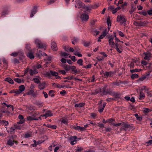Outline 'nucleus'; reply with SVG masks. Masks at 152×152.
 <instances>
[{"label":"nucleus","instance_id":"obj_17","mask_svg":"<svg viewBox=\"0 0 152 152\" xmlns=\"http://www.w3.org/2000/svg\"><path fill=\"white\" fill-rule=\"evenodd\" d=\"M38 72V70L35 69L33 70L32 69H30L29 70V73L31 76L36 74Z\"/></svg>","mask_w":152,"mask_h":152},{"label":"nucleus","instance_id":"obj_43","mask_svg":"<svg viewBox=\"0 0 152 152\" xmlns=\"http://www.w3.org/2000/svg\"><path fill=\"white\" fill-rule=\"evenodd\" d=\"M69 58H71L72 60L74 61L75 62L76 61L77 59H76V57L75 56H71L70 55H69Z\"/></svg>","mask_w":152,"mask_h":152},{"label":"nucleus","instance_id":"obj_59","mask_svg":"<svg viewBox=\"0 0 152 152\" xmlns=\"http://www.w3.org/2000/svg\"><path fill=\"white\" fill-rule=\"evenodd\" d=\"M18 53L17 52H14L11 54V56H17Z\"/></svg>","mask_w":152,"mask_h":152},{"label":"nucleus","instance_id":"obj_42","mask_svg":"<svg viewBox=\"0 0 152 152\" xmlns=\"http://www.w3.org/2000/svg\"><path fill=\"white\" fill-rule=\"evenodd\" d=\"M150 112V110L148 108H143V112L145 113H148Z\"/></svg>","mask_w":152,"mask_h":152},{"label":"nucleus","instance_id":"obj_57","mask_svg":"<svg viewBox=\"0 0 152 152\" xmlns=\"http://www.w3.org/2000/svg\"><path fill=\"white\" fill-rule=\"evenodd\" d=\"M69 47L68 46H65L64 47V48L65 50V51L68 52L69 51Z\"/></svg>","mask_w":152,"mask_h":152},{"label":"nucleus","instance_id":"obj_5","mask_svg":"<svg viewBox=\"0 0 152 152\" xmlns=\"http://www.w3.org/2000/svg\"><path fill=\"white\" fill-rule=\"evenodd\" d=\"M98 6L96 5H91L89 6H86L84 4L83 8L86 9V10L88 11L91 10L92 9H95L98 7Z\"/></svg>","mask_w":152,"mask_h":152},{"label":"nucleus","instance_id":"obj_26","mask_svg":"<svg viewBox=\"0 0 152 152\" xmlns=\"http://www.w3.org/2000/svg\"><path fill=\"white\" fill-rule=\"evenodd\" d=\"M4 80L5 81L8 82L10 84H13L14 83V82L12 80L10 77H7L5 78Z\"/></svg>","mask_w":152,"mask_h":152},{"label":"nucleus","instance_id":"obj_24","mask_svg":"<svg viewBox=\"0 0 152 152\" xmlns=\"http://www.w3.org/2000/svg\"><path fill=\"white\" fill-rule=\"evenodd\" d=\"M145 97V95L142 92H140V93L139 98L140 99H143Z\"/></svg>","mask_w":152,"mask_h":152},{"label":"nucleus","instance_id":"obj_11","mask_svg":"<svg viewBox=\"0 0 152 152\" xmlns=\"http://www.w3.org/2000/svg\"><path fill=\"white\" fill-rule=\"evenodd\" d=\"M39 119H41V116H40L38 118H35L34 116H28L27 118V120L29 121H31L34 120H38Z\"/></svg>","mask_w":152,"mask_h":152},{"label":"nucleus","instance_id":"obj_30","mask_svg":"<svg viewBox=\"0 0 152 152\" xmlns=\"http://www.w3.org/2000/svg\"><path fill=\"white\" fill-rule=\"evenodd\" d=\"M74 54L75 55L79 57H81L82 56V55L79 52L77 51L76 50H74Z\"/></svg>","mask_w":152,"mask_h":152},{"label":"nucleus","instance_id":"obj_32","mask_svg":"<svg viewBox=\"0 0 152 152\" xmlns=\"http://www.w3.org/2000/svg\"><path fill=\"white\" fill-rule=\"evenodd\" d=\"M75 129L76 130H80V131H83L85 130V128H83V127H80V126H77L75 128Z\"/></svg>","mask_w":152,"mask_h":152},{"label":"nucleus","instance_id":"obj_13","mask_svg":"<svg viewBox=\"0 0 152 152\" xmlns=\"http://www.w3.org/2000/svg\"><path fill=\"white\" fill-rule=\"evenodd\" d=\"M53 116V114L50 111H47L46 113L43 115H42L40 116L41 117H45V118H47L48 117L51 116Z\"/></svg>","mask_w":152,"mask_h":152},{"label":"nucleus","instance_id":"obj_12","mask_svg":"<svg viewBox=\"0 0 152 152\" xmlns=\"http://www.w3.org/2000/svg\"><path fill=\"white\" fill-rule=\"evenodd\" d=\"M51 48L54 51H56L57 50L58 48L56 43L54 41L52 42L51 43Z\"/></svg>","mask_w":152,"mask_h":152},{"label":"nucleus","instance_id":"obj_2","mask_svg":"<svg viewBox=\"0 0 152 152\" xmlns=\"http://www.w3.org/2000/svg\"><path fill=\"white\" fill-rule=\"evenodd\" d=\"M117 21L120 22L121 24L124 23L126 21L125 16L123 15H118L117 17Z\"/></svg>","mask_w":152,"mask_h":152},{"label":"nucleus","instance_id":"obj_39","mask_svg":"<svg viewBox=\"0 0 152 152\" xmlns=\"http://www.w3.org/2000/svg\"><path fill=\"white\" fill-rule=\"evenodd\" d=\"M83 60L82 59H80L77 60V63L80 66L83 65Z\"/></svg>","mask_w":152,"mask_h":152},{"label":"nucleus","instance_id":"obj_28","mask_svg":"<svg viewBox=\"0 0 152 152\" xmlns=\"http://www.w3.org/2000/svg\"><path fill=\"white\" fill-rule=\"evenodd\" d=\"M141 26H144L147 25L148 23V22L147 21H140Z\"/></svg>","mask_w":152,"mask_h":152},{"label":"nucleus","instance_id":"obj_7","mask_svg":"<svg viewBox=\"0 0 152 152\" xmlns=\"http://www.w3.org/2000/svg\"><path fill=\"white\" fill-rule=\"evenodd\" d=\"M77 137L73 136L69 138V141L71 145H74L77 143Z\"/></svg>","mask_w":152,"mask_h":152},{"label":"nucleus","instance_id":"obj_63","mask_svg":"<svg viewBox=\"0 0 152 152\" xmlns=\"http://www.w3.org/2000/svg\"><path fill=\"white\" fill-rule=\"evenodd\" d=\"M26 48L28 50H31L30 45L28 44H26Z\"/></svg>","mask_w":152,"mask_h":152},{"label":"nucleus","instance_id":"obj_41","mask_svg":"<svg viewBox=\"0 0 152 152\" xmlns=\"http://www.w3.org/2000/svg\"><path fill=\"white\" fill-rule=\"evenodd\" d=\"M53 85H54V86H56L57 88H62L63 87V86H62L61 85H60L59 84L54 83L53 84Z\"/></svg>","mask_w":152,"mask_h":152},{"label":"nucleus","instance_id":"obj_16","mask_svg":"<svg viewBox=\"0 0 152 152\" xmlns=\"http://www.w3.org/2000/svg\"><path fill=\"white\" fill-rule=\"evenodd\" d=\"M84 4L80 1L78 0L77 1L76 4L75 5L76 8H80Z\"/></svg>","mask_w":152,"mask_h":152},{"label":"nucleus","instance_id":"obj_1","mask_svg":"<svg viewBox=\"0 0 152 152\" xmlns=\"http://www.w3.org/2000/svg\"><path fill=\"white\" fill-rule=\"evenodd\" d=\"M35 43L39 48H44V49L46 48V44L42 43L39 39H35Z\"/></svg>","mask_w":152,"mask_h":152},{"label":"nucleus","instance_id":"obj_58","mask_svg":"<svg viewBox=\"0 0 152 152\" xmlns=\"http://www.w3.org/2000/svg\"><path fill=\"white\" fill-rule=\"evenodd\" d=\"M113 125L115 126H118L121 125L122 126V123H118V124L113 123Z\"/></svg>","mask_w":152,"mask_h":152},{"label":"nucleus","instance_id":"obj_56","mask_svg":"<svg viewBox=\"0 0 152 152\" xmlns=\"http://www.w3.org/2000/svg\"><path fill=\"white\" fill-rule=\"evenodd\" d=\"M106 31H107V29H105V30L103 31V33H102V35H103L104 36V37L107 34V32Z\"/></svg>","mask_w":152,"mask_h":152},{"label":"nucleus","instance_id":"obj_64","mask_svg":"<svg viewBox=\"0 0 152 152\" xmlns=\"http://www.w3.org/2000/svg\"><path fill=\"white\" fill-rule=\"evenodd\" d=\"M60 94L61 95H64L65 94H66V92L65 90H63L62 91H61L60 93Z\"/></svg>","mask_w":152,"mask_h":152},{"label":"nucleus","instance_id":"obj_50","mask_svg":"<svg viewBox=\"0 0 152 152\" xmlns=\"http://www.w3.org/2000/svg\"><path fill=\"white\" fill-rule=\"evenodd\" d=\"M83 150V148L81 147H78L76 149V152H81V151Z\"/></svg>","mask_w":152,"mask_h":152},{"label":"nucleus","instance_id":"obj_34","mask_svg":"<svg viewBox=\"0 0 152 152\" xmlns=\"http://www.w3.org/2000/svg\"><path fill=\"white\" fill-rule=\"evenodd\" d=\"M25 89V88L23 85H21L19 87V90L21 92L23 91Z\"/></svg>","mask_w":152,"mask_h":152},{"label":"nucleus","instance_id":"obj_40","mask_svg":"<svg viewBox=\"0 0 152 152\" xmlns=\"http://www.w3.org/2000/svg\"><path fill=\"white\" fill-rule=\"evenodd\" d=\"M134 24L136 26H141L140 21L139 22L135 21L134 22Z\"/></svg>","mask_w":152,"mask_h":152},{"label":"nucleus","instance_id":"obj_3","mask_svg":"<svg viewBox=\"0 0 152 152\" xmlns=\"http://www.w3.org/2000/svg\"><path fill=\"white\" fill-rule=\"evenodd\" d=\"M115 47L117 51L119 53H121L123 50L122 46L118 43L115 42V45L113 48Z\"/></svg>","mask_w":152,"mask_h":152},{"label":"nucleus","instance_id":"obj_36","mask_svg":"<svg viewBox=\"0 0 152 152\" xmlns=\"http://www.w3.org/2000/svg\"><path fill=\"white\" fill-rule=\"evenodd\" d=\"M70 66H68L67 65H64V66L63 67L65 69L66 71H69L70 70Z\"/></svg>","mask_w":152,"mask_h":152},{"label":"nucleus","instance_id":"obj_31","mask_svg":"<svg viewBox=\"0 0 152 152\" xmlns=\"http://www.w3.org/2000/svg\"><path fill=\"white\" fill-rule=\"evenodd\" d=\"M84 105V103H81L79 104H75V107H81Z\"/></svg>","mask_w":152,"mask_h":152},{"label":"nucleus","instance_id":"obj_37","mask_svg":"<svg viewBox=\"0 0 152 152\" xmlns=\"http://www.w3.org/2000/svg\"><path fill=\"white\" fill-rule=\"evenodd\" d=\"M69 54L66 52H62L61 53V56L65 57L68 56Z\"/></svg>","mask_w":152,"mask_h":152},{"label":"nucleus","instance_id":"obj_44","mask_svg":"<svg viewBox=\"0 0 152 152\" xmlns=\"http://www.w3.org/2000/svg\"><path fill=\"white\" fill-rule=\"evenodd\" d=\"M15 130V129L14 128L11 127L10 128V130H7V132H8L12 133L14 132Z\"/></svg>","mask_w":152,"mask_h":152},{"label":"nucleus","instance_id":"obj_25","mask_svg":"<svg viewBox=\"0 0 152 152\" xmlns=\"http://www.w3.org/2000/svg\"><path fill=\"white\" fill-rule=\"evenodd\" d=\"M39 53L38 54H37V57H39L40 58V57L41 56H45L46 55V54L44 52L42 53V51L41 50H39Z\"/></svg>","mask_w":152,"mask_h":152},{"label":"nucleus","instance_id":"obj_52","mask_svg":"<svg viewBox=\"0 0 152 152\" xmlns=\"http://www.w3.org/2000/svg\"><path fill=\"white\" fill-rule=\"evenodd\" d=\"M135 8L131 9L129 11V12L130 14H132L135 10Z\"/></svg>","mask_w":152,"mask_h":152},{"label":"nucleus","instance_id":"obj_14","mask_svg":"<svg viewBox=\"0 0 152 152\" xmlns=\"http://www.w3.org/2000/svg\"><path fill=\"white\" fill-rule=\"evenodd\" d=\"M130 127V125L125 123L124 122L122 123L121 129H123L126 130L127 129L129 128Z\"/></svg>","mask_w":152,"mask_h":152},{"label":"nucleus","instance_id":"obj_27","mask_svg":"<svg viewBox=\"0 0 152 152\" xmlns=\"http://www.w3.org/2000/svg\"><path fill=\"white\" fill-rule=\"evenodd\" d=\"M70 70H71L74 73H77V71L76 69L75 66H70Z\"/></svg>","mask_w":152,"mask_h":152},{"label":"nucleus","instance_id":"obj_61","mask_svg":"<svg viewBox=\"0 0 152 152\" xmlns=\"http://www.w3.org/2000/svg\"><path fill=\"white\" fill-rule=\"evenodd\" d=\"M59 72L63 75H65L66 72L65 70H60Z\"/></svg>","mask_w":152,"mask_h":152},{"label":"nucleus","instance_id":"obj_53","mask_svg":"<svg viewBox=\"0 0 152 152\" xmlns=\"http://www.w3.org/2000/svg\"><path fill=\"white\" fill-rule=\"evenodd\" d=\"M25 120H20V121L17 122V124H22L24 123Z\"/></svg>","mask_w":152,"mask_h":152},{"label":"nucleus","instance_id":"obj_55","mask_svg":"<svg viewBox=\"0 0 152 152\" xmlns=\"http://www.w3.org/2000/svg\"><path fill=\"white\" fill-rule=\"evenodd\" d=\"M18 118L20 120H25L23 116L21 115H19Z\"/></svg>","mask_w":152,"mask_h":152},{"label":"nucleus","instance_id":"obj_62","mask_svg":"<svg viewBox=\"0 0 152 152\" xmlns=\"http://www.w3.org/2000/svg\"><path fill=\"white\" fill-rule=\"evenodd\" d=\"M115 8V7L114 6L111 5L108 7V9L113 10Z\"/></svg>","mask_w":152,"mask_h":152},{"label":"nucleus","instance_id":"obj_15","mask_svg":"<svg viewBox=\"0 0 152 152\" xmlns=\"http://www.w3.org/2000/svg\"><path fill=\"white\" fill-rule=\"evenodd\" d=\"M51 76L55 77L56 79H61V77L58 76V73L56 72L51 71Z\"/></svg>","mask_w":152,"mask_h":152},{"label":"nucleus","instance_id":"obj_35","mask_svg":"<svg viewBox=\"0 0 152 152\" xmlns=\"http://www.w3.org/2000/svg\"><path fill=\"white\" fill-rule=\"evenodd\" d=\"M138 75L137 74H132L131 76V78L132 79L138 78Z\"/></svg>","mask_w":152,"mask_h":152},{"label":"nucleus","instance_id":"obj_6","mask_svg":"<svg viewBox=\"0 0 152 152\" xmlns=\"http://www.w3.org/2000/svg\"><path fill=\"white\" fill-rule=\"evenodd\" d=\"M102 103V101H100L99 103V104L100 105L99 106V111L101 113L103 111L104 107L106 104V103L105 102H104L103 103L102 105H100V104H101Z\"/></svg>","mask_w":152,"mask_h":152},{"label":"nucleus","instance_id":"obj_46","mask_svg":"<svg viewBox=\"0 0 152 152\" xmlns=\"http://www.w3.org/2000/svg\"><path fill=\"white\" fill-rule=\"evenodd\" d=\"M118 32L119 35L120 37H123L124 36V34L122 31H118Z\"/></svg>","mask_w":152,"mask_h":152},{"label":"nucleus","instance_id":"obj_10","mask_svg":"<svg viewBox=\"0 0 152 152\" xmlns=\"http://www.w3.org/2000/svg\"><path fill=\"white\" fill-rule=\"evenodd\" d=\"M114 37L112 36L109 38L108 42L109 45L111 47L113 48L114 46L115 43L113 41Z\"/></svg>","mask_w":152,"mask_h":152},{"label":"nucleus","instance_id":"obj_20","mask_svg":"<svg viewBox=\"0 0 152 152\" xmlns=\"http://www.w3.org/2000/svg\"><path fill=\"white\" fill-rule=\"evenodd\" d=\"M41 79V78H40L38 76H36L35 77L33 78V80L34 81V82L38 84L40 82V80Z\"/></svg>","mask_w":152,"mask_h":152},{"label":"nucleus","instance_id":"obj_19","mask_svg":"<svg viewBox=\"0 0 152 152\" xmlns=\"http://www.w3.org/2000/svg\"><path fill=\"white\" fill-rule=\"evenodd\" d=\"M113 72H106L104 73V76L107 77H111L113 75Z\"/></svg>","mask_w":152,"mask_h":152},{"label":"nucleus","instance_id":"obj_4","mask_svg":"<svg viewBox=\"0 0 152 152\" xmlns=\"http://www.w3.org/2000/svg\"><path fill=\"white\" fill-rule=\"evenodd\" d=\"M143 54L145 56L144 59L145 60L147 61L150 60L151 58L152 57V54L150 52H144L143 53Z\"/></svg>","mask_w":152,"mask_h":152},{"label":"nucleus","instance_id":"obj_29","mask_svg":"<svg viewBox=\"0 0 152 152\" xmlns=\"http://www.w3.org/2000/svg\"><path fill=\"white\" fill-rule=\"evenodd\" d=\"M44 75L45 76L50 78L51 77V71L49 72H46L44 74Z\"/></svg>","mask_w":152,"mask_h":152},{"label":"nucleus","instance_id":"obj_18","mask_svg":"<svg viewBox=\"0 0 152 152\" xmlns=\"http://www.w3.org/2000/svg\"><path fill=\"white\" fill-rule=\"evenodd\" d=\"M37 8L36 7H34L33 10L31 11V14L30 17L31 18H32L34 15L37 12Z\"/></svg>","mask_w":152,"mask_h":152},{"label":"nucleus","instance_id":"obj_45","mask_svg":"<svg viewBox=\"0 0 152 152\" xmlns=\"http://www.w3.org/2000/svg\"><path fill=\"white\" fill-rule=\"evenodd\" d=\"M99 34V31H97L96 30H94L93 31L94 35L95 36H97L98 34Z\"/></svg>","mask_w":152,"mask_h":152},{"label":"nucleus","instance_id":"obj_22","mask_svg":"<svg viewBox=\"0 0 152 152\" xmlns=\"http://www.w3.org/2000/svg\"><path fill=\"white\" fill-rule=\"evenodd\" d=\"M107 23L108 25V29L109 31L110 29L111 26L110 20L109 17H108L107 18Z\"/></svg>","mask_w":152,"mask_h":152},{"label":"nucleus","instance_id":"obj_23","mask_svg":"<svg viewBox=\"0 0 152 152\" xmlns=\"http://www.w3.org/2000/svg\"><path fill=\"white\" fill-rule=\"evenodd\" d=\"M27 56L28 57L31 59H33L34 58V55L33 53L32 52L28 53H27Z\"/></svg>","mask_w":152,"mask_h":152},{"label":"nucleus","instance_id":"obj_33","mask_svg":"<svg viewBox=\"0 0 152 152\" xmlns=\"http://www.w3.org/2000/svg\"><path fill=\"white\" fill-rule=\"evenodd\" d=\"M141 70L142 69H134L131 70L130 72L132 73H134L136 72H139L141 71Z\"/></svg>","mask_w":152,"mask_h":152},{"label":"nucleus","instance_id":"obj_38","mask_svg":"<svg viewBox=\"0 0 152 152\" xmlns=\"http://www.w3.org/2000/svg\"><path fill=\"white\" fill-rule=\"evenodd\" d=\"M32 136L31 133H27L25 134L24 137L25 138H28Z\"/></svg>","mask_w":152,"mask_h":152},{"label":"nucleus","instance_id":"obj_60","mask_svg":"<svg viewBox=\"0 0 152 152\" xmlns=\"http://www.w3.org/2000/svg\"><path fill=\"white\" fill-rule=\"evenodd\" d=\"M53 91L52 90H50L49 91V95L52 97L54 96V94L53 93Z\"/></svg>","mask_w":152,"mask_h":152},{"label":"nucleus","instance_id":"obj_49","mask_svg":"<svg viewBox=\"0 0 152 152\" xmlns=\"http://www.w3.org/2000/svg\"><path fill=\"white\" fill-rule=\"evenodd\" d=\"M14 80L15 82L18 83H20L21 82V80L18 78H15Z\"/></svg>","mask_w":152,"mask_h":152},{"label":"nucleus","instance_id":"obj_8","mask_svg":"<svg viewBox=\"0 0 152 152\" xmlns=\"http://www.w3.org/2000/svg\"><path fill=\"white\" fill-rule=\"evenodd\" d=\"M14 143L16 145L18 144L17 141L14 140L13 137L12 136L10 137L9 139L7 141V144L10 146H12Z\"/></svg>","mask_w":152,"mask_h":152},{"label":"nucleus","instance_id":"obj_9","mask_svg":"<svg viewBox=\"0 0 152 152\" xmlns=\"http://www.w3.org/2000/svg\"><path fill=\"white\" fill-rule=\"evenodd\" d=\"M80 18L82 21H86L88 20L89 17L88 15L85 13H83L81 15Z\"/></svg>","mask_w":152,"mask_h":152},{"label":"nucleus","instance_id":"obj_51","mask_svg":"<svg viewBox=\"0 0 152 152\" xmlns=\"http://www.w3.org/2000/svg\"><path fill=\"white\" fill-rule=\"evenodd\" d=\"M48 127H49L50 128L53 129H55L56 128V125H49V126H48Z\"/></svg>","mask_w":152,"mask_h":152},{"label":"nucleus","instance_id":"obj_47","mask_svg":"<svg viewBox=\"0 0 152 152\" xmlns=\"http://www.w3.org/2000/svg\"><path fill=\"white\" fill-rule=\"evenodd\" d=\"M61 122L65 124H67L68 120L66 119H63L61 120Z\"/></svg>","mask_w":152,"mask_h":152},{"label":"nucleus","instance_id":"obj_48","mask_svg":"<svg viewBox=\"0 0 152 152\" xmlns=\"http://www.w3.org/2000/svg\"><path fill=\"white\" fill-rule=\"evenodd\" d=\"M74 78V77L72 75L68 77H66L64 78L65 79H66L68 80H69L73 79Z\"/></svg>","mask_w":152,"mask_h":152},{"label":"nucleus","instance_id":"obj_54","mask_svg":"<svg viewBox=\"0 0 152 152\" xmlns=\"http://www.w3.org/2000/svg\"><path fill=\"white\" fill-rule=\"evenodd\" d=\"M141 63L142 65H144V66H146L147 64V62L145 60H142V61L141 62Z\"/></svg>","mask_w":152,"mask_h":152},{"label":"nucleus","instance_id":"obj_21","mask_svg":"<svg viewBox=\"0 0 152 152\" xmlns=\"http://www.w3.org/2000/svg\"><path fill=\"white\" fill-rule=\"evenodd\" d=\"M45 84L44 83H41L38 86V88L40 90L44 89L45 87Z\"/></svg>","mask_w":152,"mask_h":152}]
</instances>
